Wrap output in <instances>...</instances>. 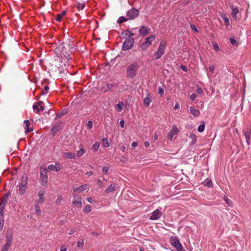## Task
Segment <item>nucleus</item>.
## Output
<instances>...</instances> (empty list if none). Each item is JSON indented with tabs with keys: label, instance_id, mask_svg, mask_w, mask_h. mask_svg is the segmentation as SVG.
I'll return each mask as SVG.
<instances>
[{
	"label": "nucleus",
	"instance_id": "a878e982",
	"mask_svg": "<svg viewBox=\"0 0 251 251\" xmlns=\"http://www.w3.org/2000/svg\"><path fill=\"white\" fill-rule=\"evenodd\" d=\"M48 169L50 170V171H56V172H58L60 170L61 168L60 167H57L56 166L54 165H50L48 166Z\"/></svg>",
	"mask_w": 251,
	"mask_h": 251
},
{
	"label": "nucleus",
	"instance_id": "37998d69",
	"mask_svg": "<svg viewBox=\"0 0 251 251\" xmlns=\"http://www.w3.org/2000/svg\"><path fill=\"white\" fill-rule=\"evenodd\" d=\"M224 200L229 206L231 207L233 206V202L230 200H229L227 198H225L224 199Z\"/></svg>",
	"mask_w": 251,
	"mask_h": 251
},
{
	"label": "nucleus",
	"instance_id": "e2e57ef3",
	"mask_svg": "<svg viewBox=\"0 0 251 251\" xmlns=\"http://www.w3.org/2000/svg\"><path fill=\"white\" fill-rule=\"evenodd\" d=\"M251 134V130H249V131L244 132V135L245 136H250Z\"/></svg>",
	"mask_w": 251,
	"mask_h": 251
},
{
	"label": "nucleus",
	"instance_id": "a18cd8bd",
	"mask_svg": "<svg viewBox=\"0 0 251 251\" xmlns=\"http://www.w3.org/2000/svg\"><path fill=\"white\" fill-rule=\"evenodd\" d=\"M103 143V146L104 147H108L109 146L108 140L107 138H103L102 140Z\"/></svg>",
	"mask_w": 251,
	"mask_h": 251
},
{
	"label": "nucleus",
	"instance_id": "774afa93",
	"mask_svg": "<svg viewBox=\"0 0 251 251\" xmlns=\"http://www.w3.org/2000/svg\"><path fill=\"white\" fill-rule=\"evenodd\" d=\"M86 200L92 203L94 201L92 198L89 197L86 199Z\"/></svg>",
	"mask_w": 251,
	"mask_h": 251
},
{
	"label": "nucleus",
	"instance_id": "473e14b6",
	"mask_svg": "<svg viewBox=\"0 0 251 251\" xmlns=\"http://www.w3.org/2000/svg\"><path fill=\"white\" fill-rule=\"evenodd\" d=\"M66 110H63L61 112L58 113L56 117H55V119L56 120V119H59L61 117H62L64 115H65L66 113Z\"/></svg>",
	"mask_w": 251,
	"mask_h": 251
},
{
	"label": "nucleus",
	"instance_id": "49530a36",
	"mask_svg": "<svg viewBox=\"0 0 251 251\" xmlns=\"http://www.w3.org/2000/svg\"><path fill=\"white\" fill-rule=\"evenodd\" d=\"M229 41L230 42V43L233 45V46H236L237 45V41L234 38H230L229 39Z\"/></svg>",
	"mask_w": 251,
	"mask_h": 251
},
{
	"label": "nucleus",
	"instance_id": "680f3d73",
	"mask_svg": "<svg viewBox=\"0 0 251 251\" xmlns=\"http://www.w3.org/2000/svg\"><path fill=\"white\" fill-rule=\"evenodd\" d=\"M120 126L122 127H124L125 126V122L123 120H121L120 122Z\"/></svg>",
	"mask_w": 251,
	"mask_h": 251
},
{
	"label": "nucleus",
	"instance_id": "a19ab883",
	"mask_svg": "<svg viewBox=\"0 0 251 251\" xmlns=\"http://www.w3.org/2000/svg\"><path fill=\"white\" fill-rule=\"evenodd\" d=\"M85 152V150L83 149H81L77 151V155L80 157L82 156Z\"/></svg>",
	"mask_w": 251,
	"mask_h": 251
},
{
	"label": "nucleus",
	"instance_id": "052dcab7",
	"mask_svg": "<svg viewBox=\"0 0 251 251\" xmlns=\"http://www.w3.org/2000/svg\"><path fill=\"white\" fill-rule=\"evenodd\" d=\"M196 98V95L195 94H193L190 96V99L192 100H194Z\"/></svg>",
	"mask_w": 251,
	"mask_h": 251
},
{
	"label": "nucleus",
	"instance_id": "412c9836",
	"mask_svg": "<svg viewBox=\"0 0 251 251\" xmlns=\"http://www.w3.org/2000/svg\"><path fill=\"white\" fill-rule=\"evenodd\" d=\"M87 188V185L86 184L82 185L80 186L77 187L73 188V191L74 192H82V191L86 190Z\"/></svg>",
	"mask_w": 251,
	"mask_h": 251
},
{
	"label": "nucleus",
	"instance_id": "2eb2a0df",
	"mask_svg": "<svg viewBox=\"0 0 251 251\" xmlns=\"http://www.w3.org/2000/svg\"><path fill=\"white\" fill-rule=\"evenodd\" d=\"M162 215V213L158 209L154 211L150 217L151 220H157Z\"/></svg>",
	"mask_w": 251,
	"mask_h": 251
},
{
	"label": "nucleus",
	"instance_id": "b1692460",
	"mask_svg": "<svg viewBox=\"0 0 251 251\" xmlns=\"http://www.w3.org/2000/svg\"><path fill=\"white\" fill-rule=\"evenodd\" d=\"M150 94H148L147 97H146L144 100V104L146 107H148L151 101L150 98Z\"/></svg>",
	"mask_w": 251,
	"mask_h": 251
},
{
	"label": "nucleus",
	"instance_id": "ea45409f",
	"mask_svg": "<svg viewBox=\"0 0 251 251\" xmlns=\"http://www.w3.org/2000/svg\"><path fill=\"white\" fill-rule=\"evenodd\" d=\"M190 138L192 139V143L195 144L197 141V136L195 134H192L190 135Z\"/></svg>",
	"mask_w": 251,
	"mask_h": 251
},
{
	"label": "nucleus",
	"instance_id": "bf43d9fd",
	"mask_svg": "<svg viewBox=\"0 0 251 251\" xmlns=\"http://www.w3.org/2000/svg\"><path fill=\"white\" fill-rule=\"evenodd\" d=\"M158 93L161 96L163 95L164 94L163 90L160 87L158 88Z\"/></svg>",
	"mask_w": 251,
	"mask_h": 251
},
{
	"label": "nucleus",
	"instance_id": "f704fd0d",
	"mask_svg": "<svg viewBox=\"0 0 251 251\" xmlns=\"http://www.w3.org/2000/svg\"><path fill=\"white\" fill-rule=\"evenodd\" d=\"M100 147V143L98 142L95 143L92 146V150L94 151H96Z\"/></svg>",
	"mask_w": 251,
	"mask_h": 251
},
{
	"label": "nucleus",
	"instance_id": "c9c22d12",
	"mask_svg": "<svg viewBox=\"0 0 251 251\" xmlns=\"http://www.w3.org/2000/svg\"><path fill=\"white\" fill-rule=\"evenodd\" d=\"M92 210V208L91 205H87L84 208L83 211L85 213H89L90 211Z\"/></svg>",
	"mask_w": 251,
	"mask_h": 251
},
{
	"label": "nucleus",
	"instance_id": "aec40b11",
	"mask_svg": "<svg viewBox=\"0 0 251 251\" xmlns=\"http://www.w3.org/2000/svg\"><path fill=\"white\" fill-rule=\"evenodd\" d=\"M74 200L73 201V204L75 206H81L82 204L81 198L79 196L74 197Z\"/></svg>",
	"mask_w": 251,
	"mask_h": 251
},
{
	"label": "nucleus",
	"instance_id": "864d4df0",
	"mask_svg": "<svg viewBox=\"0 0 251 251\" xmlns=\"http://www.w3.org/2000/svg\"><path fill=\"white\" fill-rule=\"evenodd\" d=\"M61 201H62V198L61 197H58V198L57 199L56 201H55V203L58 205V204H59L61 202Z\"/></svg>",
	"mask_w": 251,
	"mask_h": 251
},
{
	"label": "nucleus",
	"instance_id": "69168bd1",
	"mask_svg": "<svg viewBox=\"0 0 251 251\" xmlns=\"http://www.w3.org/2000/svg\"><path fill=\"white\" fill-rule=\"evenodd\" d=\"M180 68H181V69L182 70H183L184 71H187V67L185 66H184V65H181Z\"/></svg>",
	"mask_w": 251,
	"mask_h": 251
},
{
	"label": "nucleus",
	"instance_id": "f3484780",
	"mask_svg": "<svg viewBox=\"0 0 251 251\" xmlns=\"http://www.w3.org/2000/svg\"><path fill=\"white\" fill-rule=\"evenodd\" d=\"M113 87V84L105 83L104 84L101 88V91L103 92H108L111 90V88Z\"/></svg>",
	"mask_w": 251,
	"mask_h": 251
},
{
	"label": "nucleus",
	"instance_id": "72a5a7b5",
	"mask_svg": "<svg viewBox=\"0 0 251 251\" xmlns=\"http://www.w3.org/2000/svg\"><path fill=\"white\" fill-rule=\"evenodd\" d=\"M34 207L36 214L38 215H40L41 213V211L39 205H38V204H35Z\"/></svg>",
	"mask_w": 251,
	"mask_h": 251
},
{
	"label": "nucleus",
	"instance_id": "6e6d98bb",
	"mask_svg": "<svg viewBox=\"0 0 251 251\" xmlns=\"http://www.w3.org/2000/svg\"><path fill=\"white\" fill-rule=\"evenodd\" d=\"M122 35L124 36V37L125 36H127V37H128V30H125L124 31H123L122 33Z\"/></svg>",
	"mask_w": 251,
	"mask_h": 251
},
{
	"label": "nucleus",
	"instance_id": "4be33fe9",
	"mask_svg": "<svg viewBox=\"0 0 251 251\" xmlns=\"http://www.w3.org/2000/svg\"><path fill=\"white\" fill-rule=\"evenodd\" d=\"M190 110L191 112V113L194 116V117H198L200 114V111L198 109H196L194 107H191L190 108Z\"/></svg>",
	"mask_w": 251,
	"mask_h": 251
},
{
	"label": "nucleus",
	"instance_id": "9d476101",
	"mask_svg": "<svg viewBox=\"0 0 251 251\" xmlns=\"http://www.w3.org/2000/svg\"><path fill=\"white\" fill-rule=\"evenodd\" d=\"M62 128L61 123H57L55 124L51 128L50 134L52 137H54L56 133L59 131Z\"/></svg>",
	"mask_w": 251,
	"mask_h": 251
},
{
	"label": "nucleus",
	"instance_id": "f03ea898",
	"mask_svg": "<svg viewBox=\"0 0 251 251\" xmlns=\"http://www.w3.org/2000/svg\"><path fill=\"white\" fill-rule=\"evenodd\" d=\"M139 70V65L137 62H134L128 65L126 69V77L132 79L136 75Z\"/></svg>",
	"mask_w": 251,
	"mask_h": 251
},
{
	"label": "nucleus",
	"instance_id": "f257e3e1",
	"mask_svg": "<svg viewBox=\"0 0 251 251\" xmlns=\"http://www.w3.org/2000/svg\"><path fill=\"white\" fill-rule=\"evenodd\" d=\"M74 44L72 42L67 40L66 42H63L54 49V52L57 54L60 55L62 59L65 62H68L70 57V53L72 52L71 49Z\"/></svg>",
	"mask_w": 251,
	"mask_h": 251
},
{
	"label": "nucleus",
	"instance_id": "bb28decb",
	"mask_svg": "<svg viewBox=\"0 0 251 251\" xmlns=\"http://www.w3.org/2000/svg\"><path fill=\"white\" fill-rule=\"evenodd\" d=\"M232 9V15L233 17L236 18L237 14L239 13V10L237 8H234L233 5H231Z\"/></svg>",
	"mask_w": 251,
	"mask_h": 251
},
{
	"label": "nucleus",
	"instance_id": "603ef678",
	"mask_svg": "<svg viewBox=\"0 0 251 251\" xmlns=\"http://www.w3.org/2000/svg\"><path fill=\"white\" fill-rule=\"evenodd\" d=\"M109 171V167L107 166L103 167L102 169V171L104 173H107Z\"/></svg>",
	"mask_w": 251,
	"mask_h": 251
},
{
	"label": "nucleus",
	"instance_id": "39448f33",
	"mask_svg": "<svg viewBox=\"0 0 251 251\" xmlns=\"http://www.w3.org/2000/svg\"><path fill=\"white\" fill-rule=\"evenodd\" d=\"M21 183L19 185V194L20 195L24 194L26 190V182H27V176H23L21 177Z\"/></svg>",
	"mask_w": 251,
	"mask_h": 251
},
{
	"label": "nucleus",
	"instance_id": "c85d7f7f",
	"mask_svg": "<svg viewBox=\"0 0 251 251\" xmlns=\"http://www.w3.org/2000/svg\"><path fill=\"white\" fill-rule=\"evenodd\" d=\"M12 243L6 242V243L2 247L1 251H8Z\"/></svg>",
	"mask_w": 251,
	"mask_h": 251
},
{
	"label": "nucleus",
	"instance_id": "a211bd4d",
	"mask_svg": "<svg viewBox=\"0 0 251 251\" xmlns=\"http://www.w3.org/2000/svg\"><path fill=\"white\" fill-rule=\"evenodd\" d=\"M24 124L25 126V133L27 134L31 131H33V129L32 127H29V126H30V122L28 120H25L24 122Z\"/></svg>",
	"mask_w": 251,
	"mask_h": 251
},
{
	"label": "nucleus",
	"instance_id": "3c124183",
	"mask_svg": "<svg viewBox=\"0 0 251 251\" xmlns=\"http://www.w3.org/2000/svg\"><path fill=\"white\" fill-rule=\"evenodd\" d=\"M4 220L3 219H0V231H1L3 227Z\"/></svg>",
	"mask_w": 251,
	"mask_h": 251
},
{
	"label": "nucleus",
	"instance_id": "8fccbe9b",
	"mask_svg": "<svg viewBox=\"0 0 251 251\" xmlns=\"http://www.w3.org/2000/svg\"><path fill=\"white\" fill-rule=\"evenodd\" d=\"M222 18H223L224 22L226 24V25H228V24H229V20L226 17V15H225L224 16H223Z\"/></svg>",
	"mask_w": 251,
	"mask_h": 251
},
{
	"label": "nucleus",
	"instance_id": "f8f14e48",
	"mask_svg": "<svg viewBox=\"0 0 251 251\" xmlns=\"http://www.w3.org/2000/svg\"><path fill=\"white\" fill-rule=\"evenodd\" d=\"M66 62H64V60H62V61H60L59 64V67H57L56 69H55L54 71L55 72H59L60 74L64 73L65 72V69L64 68L66 67V64L65 63Z\"/></svg>",
	"mask_w": 251,
	"mask_h": 251
},
{
	"label": "nucleus",
	"instance_id": "5701e85b",
	"mask_svg": "<svg viewBox=\"0 0 251 251\" xmlns=\"http://www.w3.org/2000/svg\"><path fill=\"white\" fill-rule=\"evenodd\" d=\"M63 157L65 158L74 159L75 157V154L72 152H64Z\"/></svg>",
	"mask_w": 251,
	"mask_h": 251
},
{
	"label": "nucleus",
	"instance_id": "e433bc0d",
	"mask_svg": "<svg viewBox=\"0 0 251 251\" xmlns=\"http://www.w3.org/2000/svg\"><path fill=\"white\" fill-rule=\"evenodd\" d=\"M124 103L122 101H119L116 105V107L118 108V111H121L123 109Z\"/></svg>",
	"mask_w": 251,
	"mask_h": 251
},
{
	"label": "nucleus",
	"instance_id": "423d86ee",
	"mask_svg": "<svg viewBox=\"0 0 251 251\" xmlns=\"http://www.w3.org/2000/svg\"><path fill=\"white\" fill-rule=\"evenodd\" d=\"M134 44V39L132 37H127L126 41L124 42L122 50H127L130 49Z\"/></svg>",
	"mask_w": 251,
	"mask_h": 251
},
{
	"label": "nucleus",
	"instance_id": "5fc2aeb1",
	"mask_svg": "<svg viewBox=\"0 0 251 251\" xmlns=\"http://www.w3.org/2000/svg\"><path fill=\"white\" fill-rule=\"evenodd\" d=\"M213 49L214 50H216V51H218L219 49V47H218V45L216 44V43H214L213 45Z\"/></svg>",
	"mask_w": 251,
	"mask_h": 251
},
{
	"label": "nucleus",
	"instance_id": "4c0bfd02",
	"mask_svg": "<svg viewBox=\"0 0 251 251\" xmlns=\"http://www.w3.org/2000/svg\"><path fill=\"white\" fill-rule=\"evenodd\" d=\"M85 7V2L81 3L78 2L77 4V8L78 10H82Z\"/></svg>",
	"mask_w": 251,
	"mask_h": 251
},
{
	"label": "nucleus",
	"instance_id": "7c9ffc66",
	"mask_svg": "<svg viewBox=\"0 0 251 251\" xmlns=\"http://www.w3.org/2000/svg\"><path fill=\"white\" fill-rule=\"evenodd\" d=\"M128 20H129V19H128L127 17L126 18L125 17L121 16L119 18V19H118L117 22L119 24H122V23H123L125 22H126Z\"/></svg>",
	"mask_w": 251,
	"mask_h": 251
},
{
	"label": "nucleus",
	"instance_id": "13d9d810",
	"mask_svg": "<svg viewBox=\"0 0 251 251\" xmlns=\"http://www.w3.org/2000/svg\"><path fill=\"white\" fill-rule=\"evenodd\" d=\"M196 92L198 94H203V91L202 90V89L201 88H198L197 90H196Z\"/></svg>",
	"mask_w": 251,
	"mask_h": 251
},
{
	"label": "nucleus",
	"instance_id": "20e7f679",
	"mask_svg": "<svg viewBox=\"0 0 251 251\" xmlns=\"http://www.w3.org/2000/svg\"><path fill=\"white\" fill-rule=\"evenodd\" d=\"M47 170L46 167L41 166L40 167V181L43 186H46L48 182V177L47 175Z\"/></svg>",
	"mask_w": 251,
	"mask_h": 251
},
{
	"label": "nucleus",
	"instance_id": "393cba45",
	"mask_svg": "<svg viewBox=\"0 0 251 251\" xmlns=\"http://www.w3.org/2000/svg\"><path fill=\"white\" fill-rule=\"evenodd\" d=\"M10 195V193H7L6 194H5L3 197L1 198V201L0 204L5 205L9 195Z\"/></svg>",
	"mask_w": 251,
	"mask_h": 251
},
{
	"label": "nucleus",
	"instance_id": "79ce46f5",
	"mask_svg": "<svg viewBox=\"0 0 251 251\" xmlns=\"http://www.w3.org/2000/svg\"><path fill=\"white\" fill-rule=\"evenodd\" d=\"M205 128V125L204 124L199 125L198 126V130L199 132H201L204 131Z\"/></svg>",
	"mask_w": 251,
	"mask_h": 251
},
{
	"label": "nucleus",
	"instance_id": "1a4fd4ad",
	"mask_svg": "<svg viewBox=\"0 0 251 251\" xmlns=\"http://www.w3.org/2000/svg\"><path fill=\"white\" fill-rule=\"evenodd\" d=\"M171 244L174 246L177 251H181L182 250V246L180 243L179 241L175 238H171Z\"/></svg>",
	"mask_w": 251,
	"mask_h": 251
},
{
	"label": "nucleus",
	"instance_id": "09e8293b",
	"mask_svg": "<svg viewBox=\"0 0 251 251\" xmlns=\"http://www.w3.org/2000/svg\"><path fill=\"white\" fill-rule=\"evenodd\" d=\"M87 126L88 129H91L93 126V122L91 121H89L87 124Z\"/></svg>",
	"mask_w": 251,
	"mask_h": 251
},
{
	"label": "nucleus",
	"instance_id": "cd10ccee",
	"mask_svg": "<svg viewBox=\"0 0 251 251\" xmlns=\"http://www.w3.org/2000/svg\"><path fill=\"white\" fill-rule=\"evenodd\" d=\"M66 14V11H63L60 14L57 15L56 18H55L57 21H60L62 17Z\"/></svg>",
	"mask_w": 251,
	"mask_h": 251
},
{
	"label": "nucleus",
	"instance_id": "2f4dec72",
	"mask_svg": "<svg viewBox=\"0 0 251 251\" xmlns=\"http://www.w3.org/2000/svg\"><path fill=\"white\" fill-rule=\"evenodd\" d=\"M204 185L207 187H211L212 185V181L210 179H206L203 182Z\"/></svg>",
	"mask_w": 251,
	"mask_h": 251
},
{
	"label": "nucleus",
	"instance_id": "dca6fc26",
	"mask_svg": "<svg viewBox=\"0 0 251 251\" xmlns=\"http://www.w3.org/2000/svg\"><path fill=\"white\" fill-rule=\"evenodd\" d=\"M45 194V190H41L39 192L38 196L39 200L37 201L38 203H42L45 201V198L44 195Z\"/></svg>",
	"mask_w": 251,
	"mask_h": 251
},
{
	"label": "nucleus",
	"instance_id": "0eeeda50",
	"mask_svg": "<svg viewBox=\"0 0 251 251\" xmlns=\"http://www.w3.org/2000/svg\"><path fill=\"white\" fill-rule=\"evenodd\" d=\"M155 37L154 35H151L149 37L146 38L145 41L143 42L140 46L142 50H146L151 45V42L155 39Z\"/></svg>",
	"mask_w": 251,
	"mask_h": 251
},
{
	"label": "nucleus",
	"instance_id": "4468645a",
	"mask_svg": "<svg viewBox=\"0 0 251 251\" xmlns=\"http://www.w3.org/2000/svg\"><path fill=\"white\" fill-rule=\"evenodd\" d=\"M119 188L118 185L116 183H112L105 190V192L106 193H110L113 191H114L118 189Z\"/></svg>",
	"mask_w": 251,
	"mask_h": 251
},
{
	"label": "nucleus",
	"instance_id": "9b49d317",
	"mask_svg": "<svg viewBox=\"0 0 251 251\" xmlns=\"http://www.w3.org/2000/svg\"><path fill=\"white\" fill-rule=\"evenodd\" d=\"M178 129L176 125H173L172 129L169 132L168 134V138L169 140H172L174 135L177 133Z\"/></svg>",
	"mask_w": 251,
	"mask_h": 251
},
{
	"label": "nucleus",
	"instance_id": "338daca9",
	"mask_svg": "<svg viewBox=\"0 0 251 251\" xmlns=\"http://www.w3.org/2000/svg\"><path fill=\"white\" fill-rule=\"evenodd\" d=\"M209 70L213 73L215 69V67L214 66H211L209 68Z\"/></svg>",
	"mask_w": 251,
	"mask_h": 251
},
{
	"label": "nucleus",
	"instance_id": "6ab92c4d",
	"mask_svg": "<svg viewBox=\"0 0 251 251\" xmlns=\"http://www.w3.org/2000/svg\"><path fill=\"white\" fill-rule=\"evenodd\" d=\"M13 238L12 232L11 229H8L6 235V240L7 242L12 243Z\"/></svg>",
	"mask_w": 251,
	"mask_h": 251
},
{
	"label": "nucleus",
	"instance_id": "58836bf2",
	"mask_svg": "<svg viewBox=\"0 0 251 251\" xmlns=\"http://www.w3.org/2000/svg\"><path fill=\"white\" fill-rule=\"evenodd\" d=\"M84 243V239H81L80 240H79L77 242V247L78 248H81V247H82L83 246Z\"/></svg>",
	"mask_w": 251,
	"mask_h": 251
},
{
	"label": "nucleus",
	"instance_id": "0e129e2a",
	"mask_svg": "<svg viewBox=\"0 0 251 251\" xmlns=\"http://www.w3.org/2000/svg\"><path fill=\"white\" fill-rule=\"evenodd\" d=\"M247 142L248 144L249 145L250 144V136H245Z\"/></svg>",
	"mask_w": 251,
	"mask_h": 251
},
{
	"label": "nucleus",
	"instance_id": "4d7b16f0",
	"mask_svg": "<svg viewBox=\"0 0 251 251\" xmlns=\"http://www.w3.org/2000/svg\"><path fill=\"white\" fill-rule=\"evenodd\" d=\"M191 27L192 29L196 32H198V30L194 25H191Z\"/></svg>",
	"mask_w": 251,
	"mask_h": 251
},
{
	"label": "nucleus",
	"instance_id": "6e6552de",
	"mask_svg": "<svg viewBox=\"0 0 251 251\" xmlns=\"http://www.w3.org/2000/svg\"><path fill=\"white\" fill-rule=\"evenodd\" d=\"M139 15L138 10L135 8H132L129 10L127 11L126 13V17L128 18L129 20H133L136 18Z\"/></svg>",
	"mask_w": 251,
	"mask_h": 251
},
{
	"label": "nucleus",
	"instance_id": "de8ad7c7",
	"mask_svg": "<svg viewBox=\"0 0 251 251\" xmlns=\"http://www.w3.org/2000/svg\"><path fill=\"white\" fill-rule=\"evenodd\" d=\"M49 89V87L48 86L46 85L44 87V90L42 91V94H46L48 93V90Z\"/></svg>",
	"mask_w": 251,
	"mask_h": 251
},
{
	"label": "nucleus",
	"instance_id": "c03bdc74",
	"mask_svg": "<svg viewBox=\"0 0 251 251\" xmlns=\"http://www.w3.org/2000/svg\"><path fill=\"white\" fill-rule=\"evenodd\" d=\"M5 207V205L0 203V217H3V210Z\"/></svg>",
	"mask_w": 251,
	"mask_h": 251
},
{
	"label": "nucleus",
	"instance_id": "ddd939ff",
	"mask_svg": "<svg viewBox=\"0 0 251 251\" xmlns=\"http://www.w3.org/2000/svg\"><path fill=\"white\" fill-rule=\"evenodd\" d=\"M151 29L146 26H142L139 30V33L143 36L148 35Z\"/></svg>",
	"mask_w": 251,
	"mask_h": 251
},
{
	"label": "nucleus",
	"instance_id": "7ed1b4c3",
	"mask_svg": "<svg viewBox=\"0 0 251 251\" xmlns=\"http://www.w3.org/2000/svg\"><path fill=\"white\" fill-rule=\"evenodd\" d=\"M166 46V43L164 41H162L159 44L157 50L153 54V59L158 60L164 54Z\"/></svg>",
	"mask_w": 251,
	"mask_h": 251
},
{
	"label": "nucleus",
	"instance_id": "c756f323",
	"mask_svg": "<svg viewBox=\"0 0 251 251\" xmlns=\"http://www.w3.org/2000/svg\"><path fill=\"white\" fill-rule=\"evenodd\" d=\"M39 106L36 105L35 104L33 105V109L34 110H36L37 112L43 111L44 110V107L43 106H41L40 107Z\"/></svg>",
	"mask_w": 251,
	"mask_h": 251
}]
</instances>
